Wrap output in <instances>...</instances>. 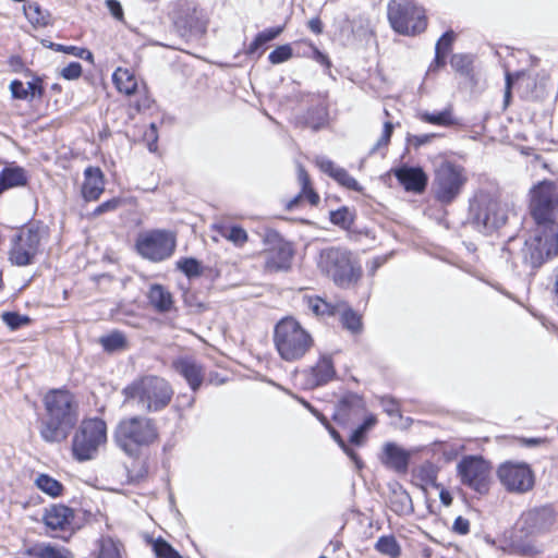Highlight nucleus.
<instances>
[{
    "mask_svg": "<svg viewBox=\"0 0 558 558\" xmlns=\"http://www.w3.org/2000/svg\"><path fill=\"white\" fill-rule=\"evenodd\" d=\"M554 213L525 211L522 217H518L517 211H511V217L521 220L523 230L527 232L517 254L515 248L521 242L518 236H510L504 246V252L509 254L515 266L518 259H521L523 266L534 270L558 255V223Z\"/></svg>",
    "mask_w": 558,
    "mask_h": 558,
    "instance_id": "obj_1",
    "label": "nucleus"
},
{
    "mask_svg": "<svg viewBox=\"0 0 558 558\" xmlns=\"http://www.w3.org/2000/svg\"><path fill=\"white\" fill-rule=\"evenodd\" d=\"M46 416L40 424V436L47 442L66 439L77 421L73 396L65 390L49 391L44 399Z\"/></svg>",
    "mask_w": 558,
    "mask_h": 558,
    "instance_id": "obj_2",
    "label": "nucleus"
},
{
    "mask_svg": "<svg viewBox=\"0 0 558 558\" xmlns=\"http://www.w3.org/2000/svg\"><path fill=\"white\" fill-rule=\"evenodd\" d=\"M121 393L124 404L146 413H157L170 404L174 391L166 378L144 375L126 385Z\"/></svg>",
    "mask_w": 558,
    "mask_h": 558,
    "instance_id": "obj_3",
    "label": "nucleus"
},
{
    "mask_svg": "<svg viewBox=\"0 0 558 558\" xmlns=\"http://www.w3.org/2000/svg\"><path fill=\"white\" fill-rule=\"evenodd\" d=\"M159 437L156 421L144 415H134L119 421L113 432L117 446L129 457L154 444Z\"/></svg>",
    "mask_w": 558,
    "mask_h": 558,
    "instance_id": "obj_4",
    "label": "nucleus"
},
{
    "mask_svg": "<svg viewBox=\"0 0 558 558\" xmlns=\"http://www.w3.org/2000/svg\"><path fill=\"white\" fill-rule=\"evenodd\" d=\"M318 269L339 288L355 286L362 277V267L352 252L330 246L323 248L317 257Z\"/></svg>",
    "mask_w": 558,
    "mask_h": 558,
    "instance_id": "obj_5",
    "label": "nucleus"
},
{
    "mask_svg": "<svg viewBox=\"0 0 558 558\" xmlns=\"http://www.w3.org/2000/svg\"><path fill=\"white\" fill-rule=\"evenodd\" d=\"M274 344L286 362L303 359L314 345L313 336L292 316L281 318L274 329Z\"/></svg>",
    "mask_w": 558,
    "mask_h": 558,
    "instance_id": "obj_6",
    "label": "nucleus"
},
{
    "mask_svg": "<svg viewBox=\"0 0 558 558\" xmlns=\"http://www.w3.org/2000/svg\"><path fill=\"white\" fill-rule=\"evenodd\" d=\"M107 442V424L98 417L81 422L72 439V453L75 460L83 462L97 457Z\"/></svg>",
    "mask_w": 558,
    "mask_h": 558,
    "instance_id": "obj_7",
    "label": "nucleus"
},
{
    "mask_svg": "<svg viewBox=\"0 0 558 558\" xmlns=\"http://www.w3.org/2000/svg\"><path fill=\"white\" fill-rule=\"evenodd\" d=\"M466 182L468 173L464 167L452 161H442L435 169L433 195L441 205L448 206L460 196Z\"/></svg>",
    "mask_w": 558,
    "mask_h": 558,
    "instance_id": "obj_8",
    "label": "nucleus"
},
{
    "mask_svg": "<svg viewBox=\"0 0 558 558\" xmlns=\"http://www.w3.org/2000/svg\"><path fill=\"white\" fill-rule=\"evenodd\" d=\"M388 20L391 27L402 35L418 34L427 25L424 9L407 0L388 3Z\"/></svg>",
    "mask_w": 558,
    "mask_h": 558,
    "instance_id": "obj_9",
    "label": "nucleus"
},
{
    "mask_svg": "<svg viewBox=\"0 0 558 558\" xmlns=\"http://www.w3.org/2000/svg\"><path fill=\"white\" fill-rule=\"evenodd\" d=\"M263 241L267 247L264 251V269L266 272H287L291 269L294 248L291 242L281 238L272 230L266 229Z\"/></svg>",
    "mask_w": 558,
    "mask_h": 558,
    "instance_id": "obj_10",
    "label": "nucleus"
},
{
    "mask_svg": "<svg viewBox=\"0 0 558 558\" xmlns=\"http://www.w3.org/2000/svg\"><path fill=\"white\" fill-rule=\"evenodd\" d=\"M175 245V234L159 229L142 233L136 240L137 253L154 263L169 258L173 254Z\"/></svg>",
    "mask_w": 558,
    "mask_h": 558,
    "instance_id": "obj_11",
    "label": "nucleus"
},
{
    "mask_svg": "<svg viewBox=\"0 0 558 558\" xmlns=\"http://www.w3.org/2000/svg\"><path fill=\"white\" fill-rule=\"evenodd\" d=\"M43 230L33 226L23 228L12 241L9 259L13 265L24 267L34 264L40 252Z\"/></svg>",
    "mask_w": 558,
    "mask_h": 558,
    "instance_id": "obj_12",
    "label": "nucleus"
},
{
    "mask_svg": "<svg viewBox=\"0 0 558 558\" xmlns=\"http://www.w3.org/2000/svg\"><path fill=\"white\" fill-rule=\"evenodd\" d=\"M457 469L463 485L474 489L478 494L488 492L490 468L482 457H464L458 463Z\"/></svg>",
    "mask_w": 558,
    "mask_h": 558,
    "instance_id": "obj_13",
    "label": "nucleus"
},
{
    "mask_svg": "<svg viewBox=\"0 0 558 558\" xmlns=\"http://www.w3.org/2000/svg\"><path fill=\"white\" fill-rule=\"evenodd\" d=\"M497 475L510 493L523 494L534 486V473L526 463L505 462L498 468Z\"/></svg>",
    "mask_w": 558,
    "mask_h": 558,
    "instance_id": "obj_14",
    "label": "nucleus"
},
{
    "mask_svg": "<svg viewBox=\"0 0 558 558\" xmlns=\"http://www.w3.org/2000/svg\"><path fill=\"white\" fill-rule=\"evenodd\" d=\"M172 369L185 379L193 392H196L204 383V366L193 356L175 357L171 363Z\"/></svg>",
    "mask_w": 558,
    "mask_h": 558,
    "instance_id": "obj_15",
    "label": "nucleus"
},
{
    "mask_svg": "<svg viewBox=\"0 0 558 558\" xmlns=\"http://www.w3.org/2000/svg\"><path fill=\"white\" fill-rule=\"evenodd\" d=\"M303 386L306 389H314L324 386L336 377V369L330 355L323 354L316 364L303 373Z\"/></svg>",
    "mask_w": 558,
    "mask_h": 558,
    "instance_id": "obj_16",
    "label": "nucleus"
},
{
    "mask_svg": "<svg viewBox=\"0 0 558 558\" xmlns=\"http://www.w3.org/2000/svg\"><path fill=\"white\" fill-rule=\"evenodd\" d=\"M555 521L550 507H541L526 511L521 517V530L526 535H533L548 530Z\"/></svg>",
    "mask_w": 558,
    "mask_h": 558,
    "instance_id": "obj_17",
    "label": "nucleus"
},
{
    "mask_svg": "<svg viewBox=\"0 0 558 558\" xmlns=\"http://www.w3.org/2000/svg\"><path fill=\"white\" fill-rule=\"evenodd\" d=\"M530 209H556L558 206L557 185L544 180L532 187Z\"/></svg>",
    "mask_w": 558,
    "mask_h": 558,
    "instance_id": "obj_18",
    "label": "nucleus"
},
{
    "mask_svg": "<svg viewBox=\"0 0 558 558\" xmlns=\"http://www.w3.org/2000/svg\"><path fill=\"white\" fill-rule=\"evenodd\" d=\"M509 220L507 211H474L470 225L484 234L499 230Z\"/></svg>",
    "mask_w": 558,
    "mask_h": 558,
    "instance_id": "obj_19",
    "label": "nucleus"
},
{
    "mask_svg": "<svg viewBox=\"0 0 558 558\" xmlns=\"http://www.w3.org/2000/svg\"><path fill=\"white\" fill-rule=\"evenodd\" d=\"M381 463L399 474L408 472L410 453L393 442H387L384 446Z\"/></svg>",
    "mask_w": 558,
    "mask_h": 558,
    "instance_id": "obj_20",
    "label": "nucleus"
},
{
    "mask_svg": "<svg viewBox=\"0 0 558 558\" xmlns=\"http://www.w3.org/2000/svg\"><path fill=\"white\" fill-rule=\"evenodd\" d=\"M363 412V399L357 395H348L340 400L333 417L339 424L347 425L359 418Z\"/></svg>",
    "mask_w": 558,
    "mask_h": 558,
    "instance_id": "obj_21",
    "label": "nucleus"
},
{
    "mask_svg": "<svg viewBox=\"0 0 558 558\" xmlns=\"http://www.w3.org/2000/svg\"><path fill=\"white\" fill-rule=\"evenodd\" d=\"M395 175L407 191L422 193L427 185V175L418 167H402L396 170Z\"/></svg>",
    "mask_w": 558,
    "mask_h": 558,
    "instance_id": "obj_22",
    "label": "nucleus"
},
{
    "mask_svg": "<svg viewBox=\"0 0 558 558\" xmlns=\"http://www.w3.org/2000/svg\"><path fill=\"white\" fill-rule=\"evenodd\" d=\"M125 548L121 541L109 535H101L94 543L89 558H124Z\"/></svg>",
    "mask_w": 558,
    "mask_h": 558,
    "instance_id": "obj_23",
    "label": "nucleus"
},
{
    "mask_svg": "<svg viewBox=\"0 0 558 558\" xmlns=\"http://www.w3.org/2000/svg\"><path fill=\"white\" fill-rule=\"evenodd\" d=\"M74 518L73 510L64 505H53L47 508L44 522L51 531H65Z\"/></svg>",
    "mask_w": 558,
    "mask_h": 558,
    "instance_id": "obj_24",
    "label": "nucleus"
},
{
    "mask_svg": "<svg viewBox=\"0 0 558 558\" xmlns=\"http://www.w3.org/2000/svg\"><path fill=\"white\" fill-rule=\"evenodd\" d=\"M299 181L301 184V191L288 202L287 209H292L295 206L303 205L305 201L310 206H317L319 203V196L312 189L310 175L302 166H299Z\"/></svg>",
    "mask_w": 558,
    "mask_h": 558,
    "instance_id": "obj_25",
    "label": "nucleus"
},
{
    "mask_svg": "<svg viewBox=\"0 0 558 558\" xmlns=\"http://www.w3.org/2000/svg\"><path fill=\"white\" fill-rule=\"evenodd\" d=\"M302 304L307 313H311L315 317L325 318L331 317L340 313L341 303H330L318 295L302 296Z\"/></svg>",
    "mask_w": 558,
    "mask_h": 558,
    "instance_id": "obj_26",
    "label": "nucleus"
},
{
    "mask_svg": "<svg viewBox=\"0 0 558 558\" xmlns=\"http://www.w3.org/2000/svg\"><path fill=\"white\" fill-rule=\"evenodd\" d=\"M69 551L48 543L25 545L17 550V558H68Z\"/></svg>",
    "mask_w": 558,
    "mask_h": 558,
    "instance_id": "obj_27",
    "label": "nucleus"
},
{
    "mask_svg": "<svg viewBox=\"0 0 558 558\" xmlns=\"http://www.w3.org/2000/svg\"><path fill=\"white\" fill-rule=\"evenodd\" d=\"M85 180L82 194L86 201H96L104 192V174L97 167H88L84 171Z\"/></svg>",
    "mask_w": 558,
    "mask_h": 558,
    "instance_id": "obj_28",
    "label": "nucleus"
},
{
    "mask_svg": "<svg viewBox=\"0 0 558 558\" xmlns=\"http://www.w3.org/2000/svg\"><path fill=\"white\" fill-rule=\"evenodd\" d=\"M416 117L424 123L437 126L452 128L461 125L459 118L453 113L452 106H447L445 109L436 112L422 110L416 113Z\"/></svg>",
    "mask_w": 558,
    "mask_h": 558,
    "instance_id": "obj_29",
    "label": "nucleus"
},
{
    "mask_svg": "<svg viewBox=\"0 0 558 558\" xmlns=\"http://www.w3.org/2000/svg\"><path fill=\"white\" fill-rule=\"evenodd\" d=\"M211 230L217 235L231 242L235 247H243L248 241L247 232L239 225L230 222H215L211 225Z\"/></svg>",
    "mask_w": 558,
    "mask_h": 558,
    "instance_id": "obj_30",
    "label": "nucleus"
},
{
    "mask_svg": "<svg viewBox=\"0 0 558 558\" xmlns=\"http://www.w3.org/2000/svg\"><path fill=\"white\" fill-rule=\"evenodd\" d=\"M147 299L154 310L160 314L170 312L174 306L171 292L159 283H154L149 287Z\"/></svg>",
    "mask_w": 558,
    "mask_h": 558,
    "instance_id": "obj_31",
    "label": "nucleus"
},
{
    "mask_svg": "<svg viewBox=\"0 0 558 558\" xmlns=\"http://www.w3.org/2000/svg\"><path fill=\"white\" fill-rule=\"evenodd\" d=\"M10 92L14 99L32 101L36 97L41 98L44 95L41 78L35 77L33 81L27 83L26 87L23 82L13 80L10 83Z\"/></svg>",
    "mask_w": 558,
    "mask_h": 558,
    "instance_id": "obj_32",
    "label": "nucleus"
},
{
    "mask_svg": "<svg viewBox=\"0 0 558 558\" xmlns=\"http://www.w3.org/2000/svg\"><path fill=\"white\" fill-rule=\"evenodd\" d=\"M28 177L24 168L20 166H9L0 172V195L13 187L24 186L27 184Z\"/></svg>",
    "mask_w": 558,
    "mask_h": 558,
    "instance_id": "obj_33",
    "label": "nucleus"
},
{
    "mask_svg": "<svg viewBox=\"0 0 558 558\" xmlns=\"http://www.w3.org/2000/svg\"><path fill=\"white\" fill-rule=\"evenodd\" d=\"M112 82L120 93L128 96L133 95L137 89V81L134 74L125 68H118L113 72Z\"/></svg>",
    "mask_w": 558,
    "mask_h": 558,
    "instance_id": "obj_34",
    "label": "nucleus"
},
{
    "mask_svg": "<svg viewBox=\"0 0 558 558\" xmlns=\"http://www.w3.org/2000/svg\"><path fill=\"white\" fill-rule=\"evenodd\" d=\"M500 193L497 189H482L475 195L471 203V208L494 209L500 205Z\"/></svg>",
    "mask_w": 558,
    "mask_h": 558,
    "instance_id": "obj_35",
    "label": "nucleus"
},
{
    "mask_svg": "<svg viewBox=\"0 0 558 558\" xmlns=\"http://www.w3.org/2000/svg\"><path fill=\"white\" fill-rule=\"evenodd\" d=\"M328 119V109L324 104H318L308 109L305 116V123L308 128L317 131L326 125Z\"/></svg>",
    "mask_w": 558,
    "mask_h": 558,
    "instance_id": "obj_36",
    "label": "nucleus"
},
{
    "mask_svg": "<svg viewBox=\"0 0 558 558\" xmlns=\"http://www.w3.org/2000/svg\"><path fill=\"white\" fill-rule=\"evenodd\" d=\"M174 25L182 35L192 33L193 31H202L198 19L195 16V10H186L174 17Z\"/></svg>",
    "mask_w": 558,
    "mask_h": 558,
    "instance_id": "obj_37",
    "label": "nucleus"
},
{
    "mask_svg": "<svg viewBox=\"0 0 558 558\" xmlns=\"http://www.w3.org/2000/svg\"><path fill=\"white\" fill-rule=\"evenodd\" d=\"M23 9L26 19L32 24L45 26L49 23V13L43 10L37 2H26Z\"/></svg>",
    "mask_w": 558,
    "mask_h": 558,
    "instance_id": "obj_38",
    "label": "nucleus"
},
{
    "mask_svg": "<svg viewBox=\"0 0 558 558\" xmlns=\"http://www.w3.org/2000/svg\"><path fill=\"white\" fill-rule=\"evenodd\" d=\"M375 549L390 558H398L401 554L400 545L392 535L380 536L375 544Z\"/></svg>",
    "mask_w": 558,
    "mask_h": 558,
    "instance_id": "obj_39",
    "label": "nucleus"
},
{
    "mask_svg": "<svg viewBox=\"0 0 558 558\" xmlns=\"http://www.w3.org/2000/svg\"><path fill=\"white\" fill-rule=\"evenodd\" d=\"M35 484L38 489L49 495L50 497H58L62 494L63 490V485L47 474L38 475Z\"/></svg>",
    "mask_w": 558,
    "mask_h": 558,
    "instance_id": "obj_40",
    "label": "nucleus"
},
{
    "mask_svg": "<svg viewBox=\"0 0 558 558\" xmlns=\"http://www.w3.org/2000/svg\"><path fill=\"white\" fill-rule=\"evenodd\" d=\"M391 510L397 514H407L413 511L412 498L408 492H395L391 497Z\"/></svg>",
    "mask_w": 558,
    "mask_h": 558,
    "instance_id": "obj_41",
    "label": "nucleus"
},
{
    "mask_svg": "<svg viewBox=\"0 0 558 558\" xmlns=\"http://www.w3.org/2000/svg\"><path fill=\"white\" fill-rule=\"evenodd\" d=\"M99 343L106 352H116L122 350L126 345V339L121 331H112L99 339Z\"/></svg>",
    "mask_w": 558,
    "mask_h": 558,
    "instance_id": "obj_42",
    "label": "nucleus"
},
{
    "mask_svg": "<svg viewBox=\"0 0 558 558\" xmlns=\"http://www.w3.org/2000/svg\"><path fill=\"white\" fill-rule=\"evenodd\" d=\"M340 312L342 326L352 333L361 332V316L351 308H344V304H341Z\"/></svg>",
    "mask_w": 558,
    "mask_h": 558,
    "instance_id": "obj_43",
    "label": "nucleus"
},
{
    "mask_svg": "<svg viewBox=\"0 0 558 558\" xmlns=\"http://www.w3.org/2000/svg\"><path fill=\"white\" fill-rule=\"evenodd\" d=\"M282 32V27H272L268 28L264 32H260L256 35L255 39L251 43L247 48V54L255 53L260 47H263L268 41L277 38Z\"/></svg>",
    "mask_w": 558,
    "mask_h": 558,
    "instance_id": "obj_44",
    "label": "nucleus"
},
{
    "mask_svg": "<svg viewBox=\"0 0 558 558\" xmlns=\"http://www.w3.org/2000/svg\"><path fill=\"white\" fill-rule=\"evenodd\" d=\"M376 424V417L374 415H368L361 425L357 426L353 430L350 436V442L355 446H362L364 444V439L366 433Z\"/></svg>",
    "mask_w": 558,
    "mask_h": 558,
    "instance_id": "obj_45",
    "label": "nucleus"
},
{
    "mask_svg": "<svg viewBox=\"0 0 558 558\" xmlns=\"http://www.w3.org/2000/svg\"><path fill=\"white\" fill-rule=\"evenodd\" d=\"M330 221L345 230L357 231L354 227L353 211H329Z\"/></svg>",
    "mask_w": 558,
    "mask_h": 558,
    "instance_id": "obj_46",
    "label": "nucleus"
},
{
    "mask_svg": "<svg viewBox=\"0 0 558 558\" xmlns=\"http://www.w3.org/2000/svg\"><path fill=\"white\" fill-rule=\"evenodd\" d=\"M177 267L187 278L197 277L202 274V267L197 259L193 257L181 258L177 262Z\"/></svg>",
    "mask_w": 558,
    "mask_h": 558,
    "instance_id": "obj_47",
    "label": "nucleus"
},
{
    "mask_svg": "<svg viewBox=\"0 0 558 558\" xmlns=\"http://www.w3.org/2000/svg\"><path fill=\"white\" fill-rule=\"evenodd\" d=\"M157 558H182L180 554L165 539L158 538L153 544Z\"/></svg>",
    "mask_w": 558,
    "mask_h": 558,
    "instance_id": "obj_48",
    "label": "nucleus"
},
{
    "mask_svg": "<svg viewBox=\"0 0 558 558\" xmlns=\"http://www.w3.org/2000/svg\"><path fill=\"white\" fill-rule=\"evenodd\" d=\"M2 320L11 330H16L22 326L29 324L31 318L15 312H5L2 314Z\"/></svg>",
    "mask_w": 558,
    "mask_h": 558,
    "instance_id": "obj_49",
    "label": "nucleus"
},
{
    "mask_svg": "<svg viewBox=\"0 0 558 558\" xmlns=\"http://www.w3.org/2000/svg\"><path fill=\"white\" fill-rule=\"evenodd\" d=\"M293 56V51L290 45H281L277 47L275 50H272L269 56L268 60L271 64H279L282 62H286L290 60Z\"/></svg>",
    "mask_w": 558,
    "mask_h": 558,
    "instance_id": "obj_50",
    "label": "nucleus"
},
{
    "mask_svg": "<svg viewBox=\"0 0 558 558\" xmlns=\"http://www.w3.org/2000/svg\"><path fill=\"white\" fill-rule=\"evenodd\" d=\"M452 69L460 74H469L471 71L472 60L468 54L456 53L450 59Z\"/></svg>",
    "mask_w": 558,
    "mask_h": 558,
    "instance_id": "obj_51",
    "label": "nucleus"
},
{
    "mask_svg": "<svg viewBox=\"0 0 558 558\" xmlns=\"http://www.w3.org/2000/svg\"><path fill=\"white\" fill-rule=\"evenodd\" d=\"M332 179H335L339 184L349 190H361L359 182L353 177H351L344 168H340L339 170H337Z\"/></svg>",
    "mask_w": 558,
    "mask_h": 558,
    "instance_id": "obj_52",
    "label": "nucleus"
},
{
    "mask_svg": "<svg viewBox=\"0 0 558 558\" xmlns=\"http://www.w3.org/2000/svg\"><path fill=\"white\" fill-rule=\"evenodd\" d=\"M437 136H438V134H436V133L420 134V135L408 134L407 141H408L409 145L413 146L414 148H418L421 146L432 143L433 140L436 138Z\"/></svg>",
    "mask_w": 558,
    "mask_h": 558,
    "instance_id": "obj_53",
    "label": "nucleus"
},
{
    "mask_svg": "<svg viewBox=\"0 0 558 558\" xmlns=\"http://www.w3.org/2000/svg\"><path fill=\"white\" fill-rule=\"evenodd\" d=\"M82 75V65L78 62H71L61 71V76L65 80H76Z\"/></svg>",
    "mask_w": 558,
    "mask_h": 558,
    "instance_id": "obj_54",
    "label": "nucleus"
},
{
    "mask_svg": "<svg viewBox=\"0 0 558 558\" xmlns=\"http://www.w3.org/2000/svg\"><path fill=\"white\" fill-rule=\"evenodd\" d=\"M393 132V124L391 122H385L384 130L380 138L375 144L373 151L379 149L383 146H387L390 142Z\"/></svg>",
    "mask_w": 558,
    "mask_h": 558,
    "instance_id": "obj_55",
    "label": "nucleus"
},
{
    "mask_svg": "<svg viewBox=\"0 0 558 558\" xmlns=\"http://www.w3.org/2000/svg\"><path fill=\"white\" fill-rule=\"evenodd\" d=\"M380 404L384 408L385 412L390 416H400V410L397 401L390 397H383L380 399Z\"/></svg>",
    "mask_w": 558,
    "mask_h": 558,
    "instance_id": "obj_56",
    "label": "nucleus"
},
{
    "mask_svg": "<svg viewBox=\"0 0 558 558\" xmlns=\"http://www.w3.org/2000/svg\"><path fill=\"white\" fill-rule=\"evenodd\" d=\"M392 253L388 255L376 256L366 263L367 272L369 276H375L376 271L388 260Z\"/></svg>",
    "mask_w": 558,
    "mask_h": 558,
    "instance_id": "obj_57",
    "label": "nucleus"
},
{
    "mask_svg": "<svg viewBox=\"0 0 558 558\" xmlns=\"http://www.w3.org/2000/svg\"><path fill=\"white\" fill-rule=\"evenodd\" d=\"M316 165L323 172L327 173L331 178H333L336 171L340 169V167H337L333 161L325 157L316 158Z\"/></svg>",
    "mask_w": 558,
    "mask_h": 558,
    "instance_id": "obj_58",
    "label": "nucleus"
},
{
    "mask_svg": "<svg viewBox=\"0 0 558 558\" xmlns=\"http://www.w3.org/2000/svg\"><path fill=\"white\" fill-rule=\"evenodd\" d=\"M454 39V33L452 31L446 32L437 41L435 50L446 51V54L449 52L451 45Z\"/></svg>",
    "mask_w": 558,
    "mask_h": 558,
    "instance_id": "obj_59",
    "label": "nucleus"
},
{
    "mask_svg": "<svg viewBox=\"0 0 558 558\" xmlns=\"http://www.w3.org/2000/svg\"><path fill=\"white\" fill-rule=\"evenodd\" d=\"M64 51L71 53L75 57H78L81 59H84L90 63H94V56H93L92 51H89L86 48H78V47L70 46V47H66L64 49Z\"/></svg>",
    "mask_w": 558,
    "mask_h": 558,
    "instance_id": "obj_60",
    "label": "nucleus"
},
{
    "mask_svg": "<svg viewBox=\"0 0 558 558\" xmlns=\"http://www.w3.org/2000/svg\"><path fill=\"white\" fill-rule=\"evenodd\" d=\"M452 531L460 535H465L470 532V522L463 517H458L452 525Z\"/></svg>",
    "mask_w": 558,
    "mask_h": 558,
    "instance_id": "obj_61",
    "label": "nucleus"
},
{
    "mask_svg": "<svg viewBox=\"0 0 558 558\" xmlns=\"http://www.w3.org/2000/svg\"><path fill=\"white\" fill-rule=\"evenodd\" d=\"M151 104V98L147 95H144L140 99L135 100L131 107L134 108L137 112H141L142 110L149 109Z\"/></svg>",
    "mask_w": 558,
    "mask_h": 558,
    "instance_id": "obj_62",
    "label": "nucleus"
},
{
    "mask_svg": "<svg viewBox=\"0 0 558 558\" xmlns=\"http://www.w3.org/2000/svg\"><path fill=\"white\" fill-rule=\"evenodd\" d=\"M341 449L354 462L355 466L359 470H361L364 466V463L362 459L359 457V454L353 449H351L347 444L344 445V447H341Z\"/></svg>",
    "mask_w": 558,
    "mask_h": 558,
    "instance_id": "obj_63",
    "label": "nucleus"
},
{
    "mask_svg": "<svg viewBox=\"0 0 558 558\" xmlns=\"http://www.w3.org/2000/svg\"><path fill=\"white\" fill-rule=\"evenodd\" d=\"M107 7L110 13L118 20L122 19L123 10L119 1L117 0H107Z\"/></svg>",
    "mask_w": 558,
    "mask_h": 558,
    "instance_id": "obj_64",
    "label": "nucleus"
}]
</instances>
